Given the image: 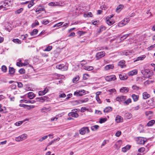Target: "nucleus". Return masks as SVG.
<instances>
[{
    "instance_id": "1",
    "label": "nucleus",
    "mask_w": 155,
    "mask_h": 155,
    "mask_svg": "<svg viewBox=\"0 0 155 155\" xmlns=\"http://www.w3.org/2000/svg\"><path fill=\"white\" fill-rule=\"evenodd\" d=\"M27 137V134H23L17 137H16L15 140L16 141L19 142L25 139Z\"/></svg>"
},
{
    "instance_id": "2",
    "label": "nucleus",
    "mask_w": 155,
    "mask_h": 155,
    "mask_svg": "<svg viewBox=\"0 0 155 155\" xmlns=\"http://www.w3.org/2000/svg\"><path fill=\"white\" fill-rule=\"evenodd\" d=\"M57 68L61 70L62 71L67 70L68 69L67 66L64 64H61L56 66Z\"/></svg>"
},
{
    "instance_id": "3",
    "label": "nucleus",
    "mask_w": 155,
    "mask_h": 155,
    "mask_svg": "<svg viewBox=\"0 0 155 155\" xmlns=\"http://www.w3.org/2000/svg\"><path fill=\"white\" fill-rule=\"evenodd\" d=\"M129 21L130 19L129 18H124L118 23V25L119 27H122L126 25Z\"/></svg>"
},
{
    "instance_id": "4",
    "label": "nucleus",
    "mask_w": 155,
    "mask_h": 155,
    "mask_svg": "<svg viewBox=\"0 0 155 155\" xmlns=\"http://www.w3.org/2000/svg\"><path fill=\"white\" fill-rule=\"evenodd\" d=\"M85 91L84 90L81 91H77L74 92V95L77 96H81L84 95L85 94Z\"/></svg>"
},
{
    "instance_id": "5",
    "label": "nucleus",
    "mask_w": 155,
    "mask_h": 155,
    "mask_svg": "<svg viewBox=\"0 0 155 155\" xmlns=\"http://www.w3.org/2000/svg\"><path fill=\"white\" fill-rule=\"evenodd\" d=\"M105 52L104 51H101L98 52L96 54V57L97 60H99L105 55Z\"/></svg>"
},
{
    "instance_id": "6",
    "label": "nucleus",
    "mask_w": 155,
    "mask_h": 155,
    "mask_svg": "<svg viewBox=\"0 0 155 155\" xmlns=\"http://www.w3.org/2000/svg\"><path fill=\"white\" fill-rule=\"evenodd\" d=\"M116 79V78L115 75H112L110 76H107L105 78V80L108 81H114Z\"/></svg>"
},
{
    "instance_id": "7",
    "label": "nucleus",
    "mask_w": 155,
    "mask_h": 155,
    "mask_svg": "<svg viewBox=\"0 0 155 155\" xmlns=\"http://www.w3.org/2000/svg\"><path fill=\"white\" fill-rule=\"evenodd\" d=\"M126 98V96H121L120 97H117L116 98V100L117 101L120 102L125 101Z\"/></svg>"
},
{
    "instance_id": "8",
    "label": "nucleus",
    "mask_w": 155,
    "mask_h": 155,
    "mask_svg": "<svg viewBox=\"0 0 155 155\" xmlns=\"http://www.w3.org/2000/svg\"><path fill=\"white\" fill-rule=\"evenodd\" d=\"M11 0H6L3 3L2 5L3 8L8 6L10 5Z\"/></svg>"
},
{
    "instance_id": "9",
    "label": "nucleus",
    "mask_w": 155,
    "mask_h": 155,
    "mask_svg": "<svg viewBox=\"0 0 155 155\" xmlns=\"http://www.w3.org/2000/svg\"><path fill=\"white\" fill-rule=\"evenodd\" d=\"M122 144V141L119 140L117 141L114 145V147L117 150H118Z\"/></svg>"
},
{
    "instance_id": "10",
    "label": "nucleus",
    "mask_w": 155,
    "mask_h": 155,
    "mask_svg": "<svg viewBox=\"0 0 155 155\" xmlns=\"http://www.w3.org/2000/svg\"><path fill=\"white\" fill-rule=\"evenodd\" d=\"M150 70L149 69H145L143 70H142L141 71V73L144 75V77L146 78L147 74H148V73L150 72Z\"/></svg>"
},
{
    "instance_id": "11",
    "label": "nucleus",
    "mask_w": 155,
    "mask_h": 155,
    "mask_svg": "<svg viewBox=\"0 0 155 155\" xmlns=\"http://www.w3.org/2000/svg\"><path fill=\"white\" fill-rule=\"evenodd\" d=\"M123 118L121 116L118 115H117L115 118L116 121L117 123H119L121 122H122L123 121Z\"/></svg>"
},
{
    "instance_id": "12",
    "label": "nucleus",
    "mask_w": 155,
    "mask_h": 155,
    "mask_svg": "<svg viewBox=\"0 0 155 155\" xmlns=\"http://www.w3.org/2000/svg\"><path fill=\"white\" fill-rule=\"evenodd\" d=\"M146 142V141L143 138L140 137L138 138L137 142L138 144H143Z\"/></svg>"
},
{
    "instance_id": "13",
    "label": "nucleus",
    "mask_w": 155,
    "mask_h": 155,
    "mask_svg": "<svg viewBox=\"0 0 155 155\" xmlns=\"http://www.w3.org/2000/svg\"><path fill=\"white\" fill-rule=\"evenodd\" d=\"M48 91V89L47 88H45L44 90L39 91L38 92V95L39 96L43 95L47 93Z\"/></svg>"
},
{
    "instance_id": "14",
    "label": "nucleus",
    "mask_w": 155,
    "mask_h": 155,
    "mask_svg": "<svg viewBox=\"0 0 155 155\" xmlns=\"http://www.w3.org/2000/svg\"><path fill=\"white\" fill-rule=\"evenodd\" d=\"M15 72V69L13 67H9V74L11 75H13Z\"/></svg>"
},
{
    "instance_id": "15",
    "label": "nucleus",
    "mask_w": 155,
    "mask_h": 155,
    "mask_svg": "<svg viewBox=\"0 0 155 155\" xmlns=\"http://www.w3.org/2000/svg\"><path fill=\"white\" fill-rule=\"evenodd\" d=\"M125 61L124 60H122L119 62L118 63V65L120 66L121 68H122L125 67Z\"/></svg>"
},
{
    "instance_id": "16",
    "label": "nucleus",
    "mask_w": 155,
    "mask_h": 155,
    "mask_svg": "<svg viewBox=\"0 0 155 155\" xmlns=\"http://www.w3.org/2000/svg\"><path fill=\"white\" fill-rule=\"evenodd\" d=\"M137 71L136 70H134L128 73L129 76H133L137 74Z\"/></svg>"
},
{
    "instance_id": "17",
    "label": "nucleus",
    "mask_w": 155,
    "mask_h": 155,
    "mask_svg": "<svg viewBox=\"0 0 155 155\" xmlns=\"http://www.w3.org/2000/svg\"><path fill=\"white\" fill-rule=\"evenodd\" d=\"M68 115L74 117H78V114L77 113L74 112H70L68 114Z\"/></svg>"
},
{
    "instance_id": "18",
    "label": "nucleus",
    "mask_w": 155,
    "mask_h": 155,
    "mask_svg": "<svg viewBox=\"0 0 155 155\" xmlns=\"http://www.w3.org/2000/svg\"><path fill=\"white\" fill-rule=\"evenodd\" d=\"M143 99H146L149 98L150 97V95L147 92H144L143 94Z\"/></svg>"
},
{
    "instance_id": "19",
    "label": "nucleus",
    "mask_w": 155,
    "mask_h": 155,
    "mask_svg": "<svg viewBox=\"0 0 155 155\" xmlns=\"http://www.w3.org/2000/svg\"><path fill=\"white\" fill-rule=\"evenodd\" d=\"M130 147V146L129 145H127L125 147L122 148V151L124 152H125L128 150H129Z\"/></svg>"
},
{
    "instance_id": "20",
    "label": "nucleus",
    "mask_w": 155,
    "mask_h": 155,
    "mask_svg": "<svg viewBox=\"0 0 155 155\" xmlns=\"http://www.w3.org/2000/svg\"><path fill=\"white\" fill-rule=\"evenodd\" d=\"M45 9L44 8V7L41 6H38L37 8L35 10V12H39L40 11H44Z\"/></svg>"
},
{
    "instance_id": "21",
    "label": "nucleus",
    "mask_w": 155,
    "mask_h": 155,
    "mask_svg": "<svg viewBox=\"0 0 155 155\" xmlns=\"http://www.w3.org/2000/svg\"><path fill=\"white\" fill-rule=\"evenodd\" d=\"M21 101H22L23 102H25V103H31V104H33L35 102V101L33 100H21Z\"/></svg>"
},
{
    "instance_id": "22",
    "label": "nucleus",
    "mask_w": 155,
    "mask_h": 155,
    "mask_svg": "<svg viewBox=\"0 0 155 155\" xmlns=\"http://www.w3.org/2000/svg\"><path fill=\"white\" fill-rule=\"evenodd\" d=\"M28 96L29 99H32L35 97V95L32 92H30L28 93Z\"/></svg>"
},
{
    "instance_id": "23",
    "label": "nucleus",
    "mask_w": 155,
    "mask_h": 155,
    "mask_svg": "<svg viewBox=\"0 0 155 155\" xmlns=\"http://www.w3.org/2000/svg\"><path fill=\"white\" fill-rule=\"evenodd\" d=\"M84 69L87 71H91L94 69L93 67L88 66H84Z\"/></svg>"
},
{
    "instance_id": "24",
    "label": "nucleus",
    "mask_w": 155,
    "mask_h": 155,
    "mask_svg": "<svg viewBox=\"0 0 155 155\" xmlns=\"http://www.w3.org/2000/svg\"><path fill=\"white\" fill-rule=\"evenodd\" d=\"M129 89L128 88L126 87H122L120 89V92H124L125 91L127 92L129 91Z\"/></svg>"
},
{
    "instance_id": "25",
    "label": "nucleus",
    "mask_w": 155,
    "mask_h": 155,
    "mask_svg": "<svg viewBox=\"0 0 155 155\" xmlns=\"http://www.w3.org/2000/svg\"><path fill=\"white\" fill-rule=\"evenodd\" d=\"M114 68V65L113 64H109L107 65L105 67L106 70H108L110 69H112Z\"/></svg>"
},
{
    "instance_id": "26",
    "label": "nucleus",
    "mask_w": 155,
    "mask_h": 155,
    "mask_svg": "<svg viewBox=\"0 0 155 155\" xmlns=\"http://www.w3.org/2000/svg\"><path fill=\"white\" fill-rule=\"evenodd\" d=\"M132 97L134 101H136L138 99L139 96L136 95L135 94H133L132 95Z\"/></svg>"
},
{
    "instance_id": "27",
    "label": "nucleus",
    "mask_w": 155,
    "mask_h": 155,
    "mask_svg": "<svg viewBox=\"0 0 155 155\" xmlns=\"http://www.w3.org/2000/svg\"><path fill=\"white\" fill-rule=\"evenodd\" d=\"M131 53V52L128 50H125L122 51L123 55H128Z\"/></svg>"
},
{
    "instance_id": "28",
    "label": "nucleus",
    "mask_w": 155,
    "mask_h": 155,
    "mask_svg": "<svg viewBox=\"0 0 155 155\" xmlns=\"http://www.w3.org/2000/svg\"><path fill=\"white\" fill-rule=\"evenodd\" d=\"M112 107H106L104 110L105 113H108L110 111L112 110Z\"/></svg>"
},
{
    "instance_id": "29",
    "label": "nucleus",
    "mask_w": 155,
    "mask_h": 155,
    "mask_svg": "<svg viewBox=\"0 0 155 155\" xmlns=\"http://www.w3.org/2000/svg\"><path fill=\"white\" fill-rule=\"evenodd\" d=\"M119 78L121 80H125L128 77L126 75L120 74L119 75Z\"/></svg>"
},
{
    "instance_id": "30",
    "label": "nucleus",
    "mask_w": 155,
    "mask_h": 155,
    "mask_svg": "<svg viewBox=\"0 0 155 155\" xmlns=\"http://www.w3.org/2000/svg\"><path fill=\"white\" fill-rule=\"evenodd\" d=\"M38 32V30L37 29H34L30 33L31 36H34L37 34Z\"/></svg>"
},
{
    "instance_id": "31",
    "label": "nucleus",
    "mask_w": 155,
    "mask_h": 155,
    "mask_svg": "<svg viewBox=\"0 0 155 155\" xmlns=\"http://www.w3.org/2000/svg\"><path fill=\"white\" fill-rule=\"evenodd\" d=\"M132 116L131 114L130 113H126L124 115L126 119H130L131 117Z\"/></svg>"
},
{
    "instance_id": "32",
    "label": "nucleus",
    "mask_w": 155,
    "mask_h": 155,
    "mask_svg": "<svg viewBox=\"0 0 155 155\" xmlns=\"http://www.w3.org/2000/svg\"><path fill=\"white\" fill-rule=\"evenodd\" d=\"M131 102V100L130 98H129L124 102V104L125 105H128Z\"/></svg>"
},
{
    "instance_id": "33",
    "label": "nucleus",
    "mask_w": 155,
    "mask_h": 155,
    "mask_svg": "<svg viewBox=\"0 0 155 155\" xmlns=\"http://www.w3.org/2000/svg\"><path fill=\"white\" fill-rule=\"evenodd\" d=\"M107 23L109 25H110L113 24H114V21H111L110 19H106Z\"/></svg>"
},
{
    "instance_id": "34",
    "label": "nucleus",
    "mask_w": 155,
    "mask_h": 155,
    "mask_svg": "<svg viewBox=\"0 0 155 155\" xmlns=\"http://www.w3.org/2000/svg\"><path fill=\"white\" fill-rule=\"evenodd\" d=\"M145 57V55H142L141 56L137 57V59L134 61H137L139 60H143Z\"/></svg>"
},
{
    "instance_id": "35",
    "label": "nucleus",
    "mask_w": 155,
    "mask_h": 155,
    "mask_svg": "<svg viewBox=\"0 0 155 155\" xmlns=\"http://www.w3.org/2000/svg\"><path fill=\"white\" fill-rule=\"evenodd\" d=\"M99 128V126L97 125L93 126L91 127V130L93 131H95Z\"/></svg>"
},
{
    "instance_id": "36",
    "label": "nucleus",
    "mask_w": 155,
    "mask_h": 155,
    "mask_svg": "<svg viewBox=\"0 0 155 155\" xmlns=\"http://www.w3.org/2000/svg\"><path fill=\"white\" fill-rule=\"evenodd\" d=\"M155 120H151L147 124V126H151L155 123Z\"/></svg>"
},
{
    "instance_id": "37",
    "label": "nucleus",
    "mask_w": 155,
    "mask_h": 155,
    "mask_svg": "<svg viewBox=\"0 0 155 155\" xmlns=\"http://www.w3.org/2000/svg\"><path fill=\"white\" fill-rule=\"evenodd\" d=\"M85 127H83L79 130V133L81 134L84 135L86 133Z\"/></svg>"
},
{
    "instance_id": "38",
    "label": "nucleus",
    "mask_w": 155,
    "mask_h": 155,
    "mask_svg": "<svg viewBox=\"0 0 155 155\" xmlns=\"http://www.w3.org/2000/svg\"><path fill=\"white\" fill-rule=\"evenodd\" d=\"M12 41L15 43L18 44H21V40L18 38L13 39Z\"/></svg>"
},
{
    "instance_id": "39",
    "label": "nucleus",
    "mask_w": 155,
    "mask_h": 155,
    "mask_svg": "<svg viewBox=\"0 0 155 155\" xmlns=\"http://www.w3.org/2000/svg\"><path fill=\"white\" fill-rule=\"evenodd\" d=\"M79 79V76L77 75L75 77L73 78V79L72 81L74 83H76V82L78 81Z\"/></svg>"
},
{
    "instance_id": "40",
    "label": "nucleus",
    "mask_w": 155,
    "mask_h": 155,
    "mask_svg": "<svg viewBox=\"0 0 155 155\" xmlns=\"http://www.w3.org/2000/svg\"><path fill=\"white\" fill-rule=\"evenodd\" d=\"M23 10V8H21L16 11L15 12V14H19L22 12Z\"/></svg>"
},
{
    "instance_id": "41",
    "label": "nucleus",
    "mask_w": 155,
    "mask_h": 155,
    "mask_svg": "<svg viewBox=\"0 0 155 155\" xmlns=\"http://www.w3.org/2000/svg\"><path fill=\"white\" fill-rule=\"evenodd\" d=\"M34 0H32L30 1V3L28 5V8H30L31 6L34 5Z\"/></svg>"
},
{
    "instance_id": "42",
    "label": "nucleus",
    "mask_w": 155,
    "mask_h": 155,
    "mask_svg": "<svg viewBox=\"0 0 155 155\" xmlns=\"http://www.w3.org/2000/svg\"><path fill=\"white\" fill-rule=\"evenodd\" d=\"M39 25V22L37 20H35L34 23H33L31 25V27L34 28L36 25Z\"/></svg>"
},
{
    "instance_id": "43",
    "label": "nucleus",
    "mask_w": 155,
    "mask_h": 155,
    "mask_svg": "<svg viewBox=\"0 0 155 155\" xmlns=\"http://www.w3.org/2000/svg\"><path fill=\"white\" fill-rule=\"evenodd\" d=\"M48 5L51 6H54L58 5L57 2H51L48 4Z\"/></svg>"
},
{
    "instance_id": "44",
    "label": "nucleus",
    "mask_w": 155,
    "mask_h": 155,
    "mask_svg": "<svg viewBox=\"0 0 155 155\" xmlns=\"http://www.w3.org/2000/svg\"><path fill=\"white\" fill-rule=\"evenodd\" d=\"M86 33V32L84 31H78L77 32V34H78L80 36L85 34Z\"/></svg>"
},
{
    "instance_id": "45",
    "label": "nucleus",
    "mask_w": 155,
    "mask_h": 155,
    "mask_svg": "<svg viewBox=\"0 0 155 155\" xmlns=\"http://www.w3.org/2000/svg\"><path fill=\"white\" fill-rule=\"evenodd\" d=\"M130 34H126L124 35L123 36L121 37L120 38V40H123L125 39H126L127 37H128L129 35Z\"/></svg>"
},
{
    "instance_id": "46",
    "label": "nucleus",
    "mask_w": 155,
    "mask_h": 155,
    "mask_svg": "<svg viewBox=\"0 0 155 155\" xmlns=\"http://www.w3.org/2000/svg\"><path fill=\"white\" fill-rule=\"evenodd\" d=\"M107 120V119L106 118H101L99 122L101 124L105 122Z\"/></svg>"
},
{
    "instance_id": "47",
    "label": "nucleus",
    "mask_w": 155,
    "mask_h": 155,
    "mask_svg": "<svg viewBox=\"0 0 155 155\" xmlns=\"http://www.w3.org/2000/svg\"><path fill=\"white\" fill-rule=\"evenodd\" d=\"M87 64V62L85 60H83L81 61L80 64L82 66H84V65Z\"/></svg>"
},
{
    "instance_id": "48",
    "label": "nucleus",
    "mask_w": 155,
    "mask_h": 155,
    "mask_svg": "<svg viewBox=\"0 0 155 155\" xmlns=\"http://www.w3.org/2000/svg\"><path fill=\"white\" fill-rule=\"evenodd\" d=\"M132 88L134 90H136L137 91L138 90L140 89V87H139L137 86L136 85H134L132 87Z\"/></svg>"
},
{
    "instance_id": "49",
    "label": "nucleus",
    "mask_w": 155,
    "mask_h": 155,
    "mask_svg": "<svg viewBox=\"0 0 155 155\" xmlns=\"http://www.w3.org/2000/svg\"><path fill=\"white\" fill-rule=\"evenodd\" d=\"M89 76L87 74H83V78L84 80H86L87 79Z\"/></svg>"
},
{
    "instance_id": "50",
    "label": "nucleus",
    "mask_w": 155,
    "mask_h": 155,
    "mask_svg": "<svg viewBox=\"0 0 155 155\" xmlns=\"http://www.w3.org/2000/svg\"><path fill=\"white\" fill-rule=\"evenodd\" d=\"M16 85L17 84L16 83L15 84L14 83L10 86V87L12 89H15L16 88Z\"/></svg>"
},
{
    "instance_id": "51",
    "label": "nucleus",
    "mask_w": 155,
    "mask_h": 155,
    "mask_svg": "<svg viewBox=\"0 0 155 155\" xmlns=\"http://www.w3.org/2000/svg\"><path fill=\"white\" fill-rule=\"evenodd\" d=\"M52 49V47L51 46H48L46 47L44 50L45 51H49Z\"/></svg>"
},
{
    "instance_id": "52",
    "label": "nucleus",
    "mask_w": 155,
    "mask_h": 155,
    "mask_svg": "<svg viewBox=\"0 0 155 155\" xmlns=\"http://www.w3.org/2000/svg\"><path fill=\"white\" fill-rule=\"evenodd\" d=\"M145 150V148L144 147H142L138 149V151L140 153H143Z\"/></svg>"
},
{
    "instance_id": "53",
    "label": "nucleus",
    "mask_w": 155,
    "mask_h": 155,
    "mask_svg": "<svg viewBox=\"0 0 155 155\" xmlns=\"http://www.w3.org/2000/svg\"><path fill=\"white\" fill-rule=\"evenodd\" d=\"M36 100L37 101L41 102L43 101V96L38 97H37L35 98Z\"/></svg>"
},
{
    "instance_id": "54",
    "label": "nucleus",
    "mask_w": 155,
    "mask_h": 155,
    "mask_svg": "<svg viewBox=\"0 0 155 155\" xmlns=\"http://www.w3.org/2000/svg\"><path fill=\"white\" fill-rule=\"evenodd\" d=\"M155 47V44L151 45L147 48V49L148 50H152Z\"/></svg>"
},
{
    "instance_id": "55",
    "label": "nucleus",
    "mask_w": 155,
    "mask_h": 155,
    "mask_svg": "<svg viewBox=\"0 0 155 155\" xmlns=\"http://www.w3.org/2000/svg\"><path fill=\"white\" fill-rule=\"evenodd\" d=\"M153 75V72L152 71H150V72H149L148 74H147L146 78H149L151 77Z\"/></svg>"
},
{
    "instance_id": "56",
    "label": "nucleus",
    "mask_w": 155,
    "mask_h": 155,
    "mask_svg": "<svg viewBox=\"0 0 155 155\" xmlns=\"http://www.w3.org/2000/svg\"><path fill=\"white\" fill-rule=\"evenodd\" d=\"M50 109H50V107H44L42 108V110H45V111H43V112H45L46 111H48L50 110Z\"/></svg>"
},
{
    "instance_id": "57",
    "label": "nucleus",
    "mask_w": 155,
    "mask_h": 155,
    "mask_svg": "<svg viewBox=\"0 0 155 155\" xmlns=\"http://www.w3.org/2000/svg\"><path fill=\"white\" fill-rule=\"evenodd\" d=\"M48 136H44L43 137H42V138H40L39 139L38 141H43V140H45V139H47L48 138Z\"/></svg>"
},
{
    "instance_id": "58",
    "label": "nucleus",
    "mask_w": 155,
    "mask_h": 155,
    "mask_svg": "<svg viewBox=\"0 0 155 155\" xmlns=\"http://www.w3.org/2000/svg\"><path fill=\"white\" fill-rule=\"evenodd\" d=\"M18 72L20 74H22L25 73V70L24 68H21L19 70Z\"/></svg>"
},
{
    "instance_id": "59",
    "label": "nucleus",
    "mask_w": 155,
    "mask_h": 155,
    "mask_svg": "<svg viewBox=\"0 0 155 155\" xmlns=\"http://www.w3.org/2000/svg\"><path fill=\"white\" fill-rule=\"evenodd\" d=\"M63 22H59L58 23L54 25V26H53V27L54 28V27H59L60 26H61V25L63 24Z\"/></svg>"
},
{
    "instance_id": "60",
    "label": "nucleus",
    "mask_w": 155,
    "mask_h": 155,
    "mask_svg": "<svg viewBox=\"0 0 155 155\" xmlns=\"http://www.w3.org/2000/svg\"><path fill=\"white\" fill-rule=\"evenodd\" d=\"M2 70L4 72H6L7 71V68L6 66L3 65L2 67Z\"/></svg>"
},
{
    "instance_id": "61",
    "label": "nucleus",
    "mask_w": 155,
    "mask_h": 155,
    "mask_svg": "<svg viewBox=\"0 0 155 155\" xmlns=\"http://www.w3.org/2000/svg\"><path fill=\"white\" fill-rule=\"evenodd\" d=\"M96 99L98 103L101 104V101L99 98V96L96 95Z\"/></svg>"
},
{
    "instance_id": "62",
    "label": "nucleus",
    "mask_w": 155,
    "mask_h": 155,
    "mask_svg": "<svg viewBox=\"0 0 155 155\" xmlns=\"http://www.w3.org/2000/svg\"><path fill=\"white\" fill-rule=\"evenodd\" d=\"M16 84H17L18 87L19 88H21L23 86V84L21 82H15Z\"/></svg>"
},
{
    "instance_id": "63",
    "label": "nucleus",
    "mask_w": 155,
    "mask_h": 155,
    "mask_svg": "<svg viewBox=\"0 0 155 155\" xmlns=\"http://www.w3.org/2000/svg\"><path fill=\"white\" fill-rule=\"evenodd\" d=\"M49 22L48 20H44L42 21V24H43L45 25H46L47 24H48Z\"/></svg>"
},
{
    "instance_id": "64",
    "label": "nucleus",
    "mask_w": 155,
    "mask_h": 155,
    "mask_svg": "<svg viewBox=\"0 0 155 155\" xmlns=\"http://www.w3.org/2000/svg\"><path fill=\"white\" fill-rule=\"evenodd\" d=\"M121 134V132L120 131H118L116 133L115 135L117 137H119Z\"/></svg>"
}]
</instances>
